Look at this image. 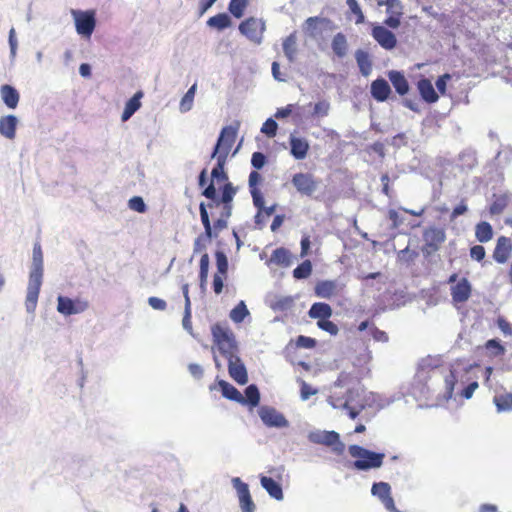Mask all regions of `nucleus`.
I'll return each instance as SVG.
<instances>
[{"instance_id":"nucleus-41","label":"nucleus","mask_w":512,"mask_h":512,"mask_svg":"<svg viewBox=\"0 0 512 512\" xmlns=\"http://www.w3.org/2000/svg\"><path fill=\"white\" fill-rule=\"evenodd\" d=\"M312 273V263L310 260H304L293 270V277L295 279H306Z\"/></svg>"},{"instance_id":"nucleus-33","label":"nucleus","mask_w":512,"mask_h":512,"mask_svg":"<svg viewBox=\"0 0 512 512\" xmlns=\"http://www.w3.org/2000/svg\"><path fill=\"white\" fill-rule=\"evenodd\" d=\"M271 261L277 265L288 267L292 263V256L289 250L280 247L273 251Z\"/></svg>"},{"instance_id":"nucleus-63","label":"nucleus","mask_w":512,"mask_h":512,"mask_svg":"<svg viewBox=\"0 0 512 512\" xmlns=\"http://www.w3.org/2000/svg\"><path fill=\"white\" fill-rule=\"evenodd\" d=\"M226 276L221 274H214L213 276V290L216 294H220L223 290V282Z\"/></svg>"},{"instance_id":"nucleus-59","label":"nucleus","mask_w":512,"mask_h":512,"mask_svg":"<svg viewBox=\"0 0 512 512\" xmlns=\"http://www.w3.org/2000/svg\"><path fill=\"white\" fill-rule=\"evenodd\" d=\"M252 196L253 204L258 210L264 209V197L260 190L250 191Z\"/></svg>"},{"instance_id":"nucleus-62","label":"nucleus","mask_w":512,"mask_h":512,"mask_svg":"<svg viewBox=\"0 0 512 512\" xmlns=\"http://www.w3.org/2000/svg\"><path fill=\"white\" fill-rule=\"evenodd\" d=\"M467 211H468V207H467L465 201L462 200L460 202V204H458L456 207H454V209L450 215V220L454 221L457 217L465 214Z\"/></svg>"},{"instance_id":"nucleus-40","label":"nucleus","mask_w":512,"mask_h":512,"mask_svg":"<svg viewBox=\"0 0 512 512\" xmlns=\"http://www.w3.org/2000/svg\"><path fill=\"white\" fill-rule=\"evenodd\" d=\"M195 92H196V84H193L181 99V102L179 105L181 112H188L192 108Z\"/></svg>"},{"instance_id":"nucleus-6","label":"nucleus","mask_w":512,"mask_h":512,"mask_svg":"<svg viewBox=\"0 0 512 512\" xmlns=\"http://www.w3.org/2000/svg\"><path fill=\"white\" fill-rule=\"evenodd\" d=\"M308 440L314 444H321L332 447L333 452L343 454L345 445L340 441V436L335 431H313L308 435Z\"/></svg>"},{"instance_id":"nucleus-34","label":"nucleus","mask_w":512,"mask_h":512,"mask_svg":"<svg viewBox=\"0 0 512 512\" xmlns=\"http://www.w3.org/2000/svg\"><path fill=\"white\" fill-rule=\"evenodd\" d=\"M332 50L339 57L343 58L347 54L348 45L343 33H337L332 40Z\"/></svg>"},{"instance_id":"nucleus-48","label":"nucleus","mask_w":512,"mask_h":512,"mask_svg":"<svg viewBox=\"0 0 512 512\" xmlns=\"http://www.w3.org/2000/svg\"><path fill=\"white\" fill-rule=\"evenodd\" d=\"M262 181H263V177L259 172H257V171L250 172L249 179H248L249 191L260 190L259 185L262 183Z\"/></svg>"},{"instance_id":"nucleus-28","label":"nucleus","mask_w":512,"mask_h":512,"mask_svg":"<svg viewBox=\"0 0 512 512\" xmlns=\"http://www.w3.org/2000/svg\"><path fill=\"white\" fill-rule=\"evenodd\" d=\"M260 482H261L262 487L268 492V494L272 498H274L276 500L283 499L282 487L275 480H273L272 478L267 477V476H261Z\"/></svg>"},{"instance_id":"nucleus-20","label":"nucleus","mask_w":512,"mask_h":512,"mask_svg":"<svg viewBox=\"0 0 512 512\" xmlns=\"http://www.w3.org/2000/svg\"><path fill=\"white\" fill-rule=\"evenodd\" d=\"M391 94V88L388 82L383 78H378L371 83V95L378 102H384Z\"/></svg>"},{"instance_id":"nucleus-54","label":"nucleus","mask_w":512,"mask_h":512,"mask_svg":"<svg viewBox=\"0 0 512 512\" xmlns=\"http://www.w3.org/2000/svg\"><path fill=\"white\" fill-rule=\"evenodd\" d=\"M317 390L313 389L308 383L304 380L300 382V396L302 400L309 399L312 395L316 394Z\"/></svg>"},{"instance_id":"nucleus-43","label":"nucleus","mask_w":512,"mask_h":512,"mask_svg":"<svg viewBox=\"0 0 512 512\" xmlns=\"http://www.w3.org/2000/svg\"><path fill=\"white\" fill-rule=\"evenodd\" d=\"M485 348L490 351V354L494 357L501 356L505 352L504 346L499 340L490 339L485 343Z\"/></svg>"},{"instance_id":"nucleus-21","label":"nucleus","mask_w":512,"mask_h":512,"mask_svg":"<svg viewBox=\"0 0 512 512\" xmlns=\"http://www.w3.org/2000/svg\"><path fill=\"white\" fill-rule=\"evenodd\" d=\"M18 120L14 115H7L0 118V134L9 140L16 137Z\"/></svg>"},{"instance_id":"nucleus-27","label":"nucleus","mask_w":512,"mask_h":512,"mask_svg":"<svg viewBox=\"0 0 512 512\" xmlns=\"http://www.w3.org/2000/svg\"><path fill=\"white\" fill-rule=\"evenodd\" d=\"M143 97V92H136L133 97H131L124 108V111L121 115V120L123 122L127 121L132 117V115L141 107V98Z\"/></svg>"},{"instance_id":"nucleus-9","label":"nucleus","mask_w":512,"mask_h":512,"mask_svg":"<svg viewBox=\"0 0 512 512\" xmlns=\"http://www.w3.org/2000/svg\"><path fill=\"white\" fill-rule=\"evenodd\" d=\"M291 183L299 194L307 197H311L318 188V181L311 173H295Z\"/></svg>"},{"instance_id":"nucleus-18","label":"nucleus","mask_w":512,"mask_h":512,"mask_svg":"<svg viewBox=\"0 0 512 512\" xmlns=\"http://www.w3.org/2000/svg\"><path fill=\"white\" fill-rule=\"evenodd\" d=\"M416 87L420 97L426 103L433 104L438 101L439 95L435 88L433 87V84L430 79L424 77L419 79L417 81Z\"/></svg>"},{"instance_id":"nucleus-60","label":"nucleus","mask_w":512,"mask_h":512,"mask_svg":"<svg viewBox=\"0 0 512 512\" xmlns=\"http://www.w3.org/2000/svg\"><path fill=\"white\" fill-rule=\"evenodd\" d=\"M456 381V375L453 371H451L450 374L445 378L446 392L449 397H451L453 394Z\"/></svg>"},{"instance_id":"nucleus-19","label":"nucleus","mask_w":512,"mask_h":512,"mask_svg":"<svg viewBox=\"0 0 512 512\" xmlns=\"http://www.w3.org/2000/svg\"><path fill=\"white\" fill-rule=\"evenodd\" d=\"M289 143L290 153L295 159L302 160L307 156L310 146L305 138L291 135L289 138Z\"/></svg>"},{"instance_id":"nucleus-25","label":"nucleus","mask_w":512,"mask_h":512,"mask_svg":"<svg viewBox=\"0 0 512 512\" xmlns=\"http://www.w3.org/2000/svg\"><path fill=\"white\" fill-rule=\"evenodd\" d=\"M388 78L399 95L403 96L408 93L409 84L402 72L395 70L389 71Z\"/></svg>"},{"instance_id":"nucleus-57","label":"nucleus","mask_w":512,"mask_h":512,"mask_svg":"<svg viewBox=\"0 0 512 512\" xmlns=\"http://www.w3.org/2000/svg\"><path fill=\"white\" fill-rule=\"evenodd\" d=\"M182 324H183V327L185 330H187L189 333L192 332L191 303H187V305H185V311H184Z\"/></svg>"},{"instance_id":"nucleus-5","label":"nucleus","mask_w":512,"mask_h":512,"mask_svg":"<svg viewBox=\"0 0 512 512\" xmlns=\"http://www.w3.org/2000/svg\"><path fill=\"white\" fill-rule=\"evenodd\" d=\"M238 28L248 40L259 45L263 40L266 24L263 19L248 17L239 24Z\"/></svg>"},{"instance_id":"nucleus-17","label":"nucleus","mask_w":512,"mask_h":512,"mask_svg":"<svg viewBox=\"0 0 512 512\" xmlns=\"http://www.w3.org/2000/svg\"><path fill=\"white\" fill-rule=\"evenodd\" d=\"M472 293V287L467 278H461L456 284L451 286V296L454 303L466 302Z\"/></svg>"},{"instance_id":"nucleus-52","label":"nucleus","mask_w":512,"mask_h":512,"mask_svg":"<svg viewBox=\"0 0 512 512\" xmlns=\"http://www.w3.org/2000/svg\"><path fill=\"white\" fill-rule=\"evenodd\" d=\"M330 105L327 101H319L314 105L313 115L325 117L328 115Z\"/></svg>"},{"instance_id":"nucleus-24","label":"nucleus","mask_w":512,"mask_h":512,"mask_svg":"<svg viewBox=\"0 0 512 512\" xmlns=\"http://www.w3.org/2000/svg\"><path fill=\"white\" fill-rule=\"evenodd\" d=\"M354 394L360 397L359 390H349L343 404V407L348 411V415L351 419L357 418L361 411L366 408V404H354Z\"/></svg>"},{"instance_id":"nucleus-10","label":"nucleus","mask_w":512,"mask_h":512,"mask_svg":"<svg viewBox=\"0 0 512 512\" xmlns=\"http://www.w3.org/2000/svg\"><path fill=\"white\" fill-rule=\"evenodd\" d=\"M57 302V311L65 316L82 313L89 307L87 300L80 298L73 300L61 295L58 296Z\"/></svg>"},{"instance_id":"nucleus-26","label":"nucleus","mask_w":512,"mask_h":512,"mask_svg":"<svg viewBox=\"0 0 512 512\" xmlns=\"http://www.w3.org/2000/svg\"><path fill=\"white\" fill-rule=\"evenodd\" d=\"M332 313L333 311L331 306L324 302L314 303L308 311L309 317L312 319H317L318 321L330 318L332 316Z\"/></svg>"},{"instance_id":"nucleus-3","label":"nucleus","mask_w":512,"mask_h":512,"mask_svg":"<svg viewBox=\"0 0 512 512\" xmlns=\"http://www.w3.org/2000/svg\"><path fill=\"white\" fill-rule=\"evenodd\" d=\"M212 340L223 357L238 353V344L231 328L226 323L217 322L211 326Z\"/></svg>"},{"instance_id":"nucleus-16","label":"nucleus","mask_w":512,"mask_h":512,"mask_svg":"<svg viewBox=\"0 0 512 512\" xmlns=\"http://www.w3.org/2000/svg\"><path fill=\"white\" fill-rule=\"evenodd\" d=\"M512 253V241L509 237L500 236L497 239L494 251L493 259L499 263L504 264L508 261Z\"/></svg>"},{"instance_id":"nucleus-42","label":"nucleus","mask_w":512,"mask_h":512,"mask_svg":"<svg viewBox=\"0 0 512 512\" xmlns=\"http://www.w3.org/2000/svg\"><path fill=\"white\" fill-rule=\"evenodd\" d=\"M245 403L248 402L252 407H256L260 402V393L256 385H249L245 389Z\"/></svg>"},{"instance_id":"nucleus-51","label":"nucleus","mask_w":512,"mask_h":512,"mask_svg":"<svg viewBox=\"0 0 512 512\" xmlns=\"http://www.w3.org/2000/svg\"><path fill=\"white\" fill-rule=\"evenodd\" d=\"M128 206L130 209H132L136 212H139V213H144L146 211V205H145L142 197H140V196L132 197L128 202Z\"/></svg>"},{"instance_id":"nucleus-15","label":"nucleus","mask_w":512,"mask_h":512,"mask_svg":"<svg viewBox=\"0 0 512 512\" xmlns=\"http://www.w3.org/2000/svg\"><path fill=\"white\" fill-rule=\"evenodd\" d=\"M372 37L378 42V44L386 49L392 50L396 47L397 39L393 32L387 28L377 25L372 28Z\"/></svg>"},{"instance_id":"nucleus-30","label":"nucleus","mask_w":512,"mask_h":512,"mask_svg":"<svg viewBox=\"0 0 512 512\" xmlns=\"http://www.w3.org/2000/svg\"><path fill=\"white\" fill-rule=\"evenodd\" d=\"M493 234V228L489 222L481 221L475 226V237L481 243L490 241Z\"/></svg>"},{"instance_id":"nucleus-55","label":"nucleus","mask_w":512,"mask_h":512,"mask_svg":"<svg viewBox=\"0 0 512 512\" xmlns=\"http://www.w3.org/2000/svg\"><path fill=\"white\" fill-rule=\"evenodd\" d=\"M485 255V248L482 245H474L470 248V257L475 261H482Z\"/></svg>"},{"instance_id":"nucleus-1","label":"nucleus","mask_w":512,"mask_h":512,"mask_svg":"<svg viewBox=\"0 0 512 512\" xmlns=\"http://www.w3.org/2000/svg\"><path fill=\"white\" fill-rule=\"evenodd\" d=\"M238 128L239 123L223 127L211 154V158L216 160V166L211 171V177L217 181H223L226 183L222 188V195L220 199L216 197V188L213 182H210L202 192L203 196L211 200L207 205L201 203L199 206L201 222L208 238H211L212 236V226L207 207L212 209L221 206L220 217L214 222V228L218 231L227 227V220L232 214V201L236 194V189L233 187L231 182H227L228 176L225 173L224 168L236 141Z\"/></svg>"},{"instance_id":"nucleus-8","label":"nucleus","mask_w":512,"mask_h":512,"mask_svg":"<svg viewBox=\"0 0 512 512\" xmlns=\"http://www.w3.org/2000/svg\"><path fill=\"white\" fill-rule=\"evenodd\" d=\"M446 239V234L443 228L431 226L424 230L423 240L424 245L422 251L426 255H431L439 250L442 243Z\"/></svg>"},{"instance_id":"nucleus-39","label":"nucleus","mask_w":512,"mask_h":512,"mask_svg":"<svg viewBox=\"0 0 512 512\" xmlns=\"http://www.w3.org/2000/svg\"><path fill=\"white\" fill-rule=\"evenodd\" d=\"M248 6V0H230L228 5L229 12L237 19L244 15Z\"/></svg>"},{"instance_id":"nucleus-22","label":"nucleus","mask_w":512,"mask_h":512,"mask_svg":"<svg viewBox=\"0 0 512 512\" xmlns=\"http://www.w3.org/2000/svg\"><path fill=\"white\" fill-rule=\"evenodd\" d=\"M315 294L320 298L330 299L338 292V284L334 280L319 281L315 285Z\"/></svg>"},{"instance_id":"nucleus-11","label":"nucleus","mask_w":512,"mask_h":512,"mask_svg":"<svg viewBox=\"0 0 512 512\" xmlns=\"http://www.w3.org/2000/svg\"><path fill=\"white\" fill-rule=\"evenodd\" d=\"M228 362V372L230 377L240 385L248 382V374L245 365L241 361L238 353L225 357Z\"/></svg>"},{"instance_id":"nucleus-32","label":"nucleus","mask_w":512,"mask_h":512,"mask_svg":"<svg viewBox=\"0 0 512 512\" xmlns=\"http://www.w3.org/2000/svg\"><path fill=\"white\" fill-rule=\"evenodd\" d=\"M355 58L361 74L368 76L372 71V63L369 54L363 50H357Z\"/></svg>"},{"instance_id":"nucleus-14","label":"nucleus","mask_w":512,"mask_h":512,"mask_svg":"<svg viewBox=\"0 0 512 512\" xmlns=\"http://www.w3.org/2000/svg\"><path fill=\"white\" fill-rule=\"evenodd\" d=\"M259 415L263 423L269 427L282 428L288 426V421L284 415L272 407H262Z\"/></svg>"},{"instance_id":"nucleus-50","label":"nucleus","mask_w":512,"mask_h":512,"mask_svg":"<svg viewBox=\"0 0 512 512\" xmlns=\"http://www.w3.org/2000/svg\"><path fill=\"white\" fill-rule=\"evenodd\" d=\"M451 78H452V76L449 73H445L437 78L435 85H436L437 91L441 95L446 94L447 83L451 80Z\"/></svg>"},{"instance_id":"nucleus-49","label":"nucleus","mask_w":512,"mask_h":512,"mask_svg":"<svg viewBox=\"0 0 512 512\" xmlns=\"http://www.w3.org/2000/svg\"><path fill=\"white\" fill-rule=\"evenodd\" d=\"M277 123L272 118L267 119L261 128V132L266 134L269 137H274L277 132Z\"/></svg>"},{"instance_id":"nucleus-58","label":"nucleus","mask_w":512,"mask_h":512,"mask_svg":"<svg viewBox=\"0 0 512 512\" xmlns=\"http://www.w3.org/2000/svg\"><path fill=\"white\" fill-rule=\"evenodd\" d=\"M148 303L153 309L159 310V311H163L167 307V303L165 300L155 297V296L149 297Z\"/></svg>"},{"instance_id":"nucleus-45","label":"nucleus","mask_w":512,"mask_h":512,"mask_svg":"<svg viewBox=\"0 0 512 512\" xmlns=\"http://www.w3.org/2000/svg\"><path fill=\"white\" fill-rule=\"evenodd\" d=\"M216 265H217L216 274H221V275L226 276L227 271H228V260H227L226 255L221 251H218L216 253Z\"/></svg>"},{"instance_id":"nucleus-36","label":"nucleus","mask_w":512,"mask_h":512,"mask_svg":"<svg viewBox=\"0 0 512 512\" xmlns=\"http://www.w3.org/2000/svg\"><path fill=\"white\" fill-rule=\"evenodd\" d=\"M249 315V310L244 301H240L229 314L230 319L234 323H241Z\"/></svg>"},{"instance_id":"nucleus-31","label":"nucleus","mask_w":512,"mask_h":512,"mask_svg":"<svg viewBox=\"0 0 512 512\" xmlns=\"http://www.w3.org/2000/svg\"><path fill=\"white\" fill-rule=\"evenodd\" d=\"M207 25L221 31L229 28L232 25V21L226 13H218L208 19Z\"/></svg>"},{"instance_id":"nucleus-64","label":"nucleus","mask_w":512,"mask_h":512,"mask_svg":"<svg viewBox=\"0 0 512 512\" xmlns=\"http://www.w3.org/2000/svg\"><path fill=\"white\" fill-rule=\"evenodd\" d=\"M479 387L477 381H473L468 384L461 392V396L465 399H470L473 396L475 390Z\"/></svg>"},{"instance_id":"nucleus-47","label":"nucleus","mask_w":512,"mask_h":512,"mask_svg":"<svg viewBox=\"0 0 512 512\" xmlns=\"http://www.w3.org/2000/svg\"><path fill=\"white\" fill-rule=\"evenodd\" d=\"M370 334L376 342L386 343L389 340L388 334L385 331L380 330L374 323L371 324Z\"/></svg>"},{"instance_id":"nucleus-4","label":"nucleus","mask_w":512,"mask_h":512,"mask_svg":"<svg viewBox=\"0 0 512 512\" xmlns=\"http://www.w3.org/2000/svg\"><path fill=\"white\" fill-rule=\"evenodd\" d=\"M349 454L356 459L353 462V468L359 471L379 468L385 458V454L370 451L359 445L349 446Z\"/></svg>"},{"instance_id":"nucleus-2","label":"nucleus","mask_w":512,"mask_h":512,"mask_svg":"<svg viewBox=\"0 0 512 512\" xmlns=\"http://www.w3.org/2000/svg\"><path fill=\"white\" fill-rule=\"evenodd\" d=\"M43 278V253L40 243L33 246L32 267L29 274V283L26 295V308L28 311H34L37 305L40 288Z\"/></svg>"},{"instance_id":"nucleus-46","label":"nucleus","mask_w":512,"mask_h":512,"mask_svg":"<svg viewBox=\"0 0 512 512\" xmlns=\"http://www.w3.org/2000/svg\"><path fill=\"white\" fill-rule=\"evenodd\" d=\"M346 3L350 9V11L356 16V24H361L364 22V14L357 2V0H346Z\"/></svg>"},{"instance_id":"nucleus-29","label":"nucleus","mask_w":512,"mask_h":512,"mask_svg":"<svg viewBox=\"0 0 512 512\" xmlns=\"http://www.w3.org/2000/svg\"><path fill=\"white\" fill-rule=\"evenodd\" d=\"M218 385L221 389L222 395L225 398L236 401L238 403H245V398L233 385L225 380H219Z\"/></svg>"},{"instance_id":"nucleus-13","label":"nucleus","mask_w":512,"mask_h":512,"mask_svg":"<svg viewBox=\"0 0 512 512\" xmlns=\"http://www.w3.org/2000/svg\"><path fill=\"white\" fill-rule=\"evenodd\" d=\"M371 493L381 500L387 510L397 512L394 499L391 496V487L387 482L374 483L371 488Z\"/></svg>"},{"instance_id":"nucleus-56","label":"nucleus","mask_w":512,"mask_h":512,"mask_svg":"<svg viewBox=\"0 0 512 512\" xmlns=\"http://www.w3.org/2000/svg\"><path fill=\"white\" fill-rule=\"evenodd\" d=\"M265 163L266 156L262 152H254L252 154L251 164L255 169H261L265 165Z\"/></svg>"},{"instance_id":"nucleus-44","label":"nucleus","mask_w":512,"mask_h":512,"mask_svg":"<svg viewBox=\"0 0 512 512\" xmlns=\"http://www.w3.org/2000/svg\"><path fill=\"white\" fill-rule=\"evenodd\" d=\"M317 326L323 331L328 332L330 335L335 336L339 332L338 326L329 320V318L322 319L321 321H317Z\"/></svg>"},{"instance_id":"nucleus-61","label":"nucleus","mask_w":512,"mask_h":512,"mask_svg":"<svg viewBox=\"0 0 512 512\" xmlns=\"http://www.w3.org/2000/svg\"><path fill=\"white\" fill-rule=\"evenodd\" d=\"M388 218L392 223V228H399L403 223V218L394 209L388 211Z\"/></svg>"},{"instance_id":"nucleus-23","label":"nucleus","mask_w":512,"mask_h":512,"mask_svg":"<svg viewBox=\"0 0 512 512\" xmlns=\"http://www.w3.org/2000/svg\"><path fill=\"white\" fill-rule=\"evenodd\" d=\"M0 94L5 105L10 109H15L19 103V92L11 85L4 84L0 88Z\"/></svg>"},{"instance_id":"nucleus-37","label":"nucleus","mask_w":512,"mask_h":512,"mask_svg":"<svg viewBox=\"0 0 512 512\" xmlns=\"http://www.w3.org/2000/svg\"><path fill=\"white\" fill-rule=\"evenodd\" d=\"M509 202V198L507 195H494L493 201L489 207V212L492 215H499L501 214L504 209L507 207Z\"/></svg>"},{"instance_id":"nucleus-12","label":"nucleus","mask_w":512,"mask_h":512,"mask_svg":"<svg viewBox=\"0 0 512 512\" xmlns=\"http://www.w3.org/2000/svg\"><path fill=\"white\" fill-rule=\"evenodd\" d=\"M232 483L234 488L237 490L242 512H254L255 504L252 500L248 485L242 482L238 477L233 478Z\"/></svg>"},{"instance_id":"nucleus-38","label":"nucleus","mask_w":512,"mask_h":512,"mask_svg":"<svg viewBox=\"0 0 512 512\" xmlns=\"http://www.w3.org/2000/svg\"><path fill=\"white\" fill-rule=\"evenodd\" d=\"M498 411L512 410V393L496 395L493 399Z\"/></svg>"},{"instance_id":"nucleus-53","label":"nucleus","mask_w":512,"mask_h":512,"mask_svg":"<svg viewBox=\"0 0 512 512\" xmlns=\"http://www.w3.org/2000/svg\"><path fill=\"white\" fill-rule=\"evenodd\" d=\"M316 344V340L311 337L300 335L296 339V346L300 348L312 349Z\"/></svg>"},{"instance_id":"nucleus-7","label":"nucleus","mask_w":512,"mask_h":512,"mask_svg":"<svg viewBox=\"0 0 512 512\" xmlns=\"http://www.w3.org/2000/svg\"><path fill=\"white\" fill-rule=\"evenodd\" d=\"M71 14L75 21L77 33L83 37L90 38L96 27L95 11L72 10Z\"/></svg>"},{"instance_id":"nucleus-35","label":"nucleus","mask_w":512,"mask_h":512,"mask_svg":"<svg viewBox=\"0 0 512 512\" xmlns=\"http://www.w3.org/2000/svg\"><path fill=\"white\" fill-rule=\"evenodd\" d=\"M296 33L287 36L283 41V51L290 62L294 61L296 54Z\"/></svg>"}]
</instances>
